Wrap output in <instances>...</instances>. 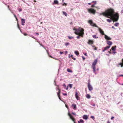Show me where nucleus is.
Listing matches in <instances>:
<instances>
[{"label":"nucleus","mask_w":123,"mask_h":123,"mask_svg":"<svg viewBox=\"0 0 123 123\" xmlns=\"http://www.w3.org/2000/svg\"><path fill=\"white\" fill-rule=\"evenodd\" d=\"M99 14L110 18L114 22L117 21L119 18L118 14L117 13H115L114 10L112 8L108 9L105 12L100 13Z\"/></svg>","instance_id":"f257e3e1"},{"label":"nucleus","mask_w":123,"mask_h":123,"mask_svg":"<svg viewBox=\"0 0 123 123\" xmlns=\"http://www.w3.org/2000/svg\"><path fill=\"white\" fill-rule=\"evenodd\" d=\"M73 30L75 31L74 33L75 34L79 35L77 37V38L78 39H79L80 38V36L81 37H83V36L84 34V30L83 29H80V28L77 29L74 28L73 29Z\"/></svg>","instance_id":"f03ea898"},{"label":"nucleus","mask_w":123,"mask_h":123,"mask_svg":"<svg viewBox=\"0 0 123 123\" xmlns=\"http://www.w3.org/2000/svg\"><path fill=\"white\" fill-rule=\"evenodd\" d=\"M88 23L91 26H95L96 27H98V26L96 25L93 23L92 20H89L88 21Z\"/></svg>","instance_id":"7ed1b4c3"},{"label":"nucleus","mask_w":123,"mask_h":123,"mask_svg":"<svg viewBox=\"0 0 123 123\" xmlns=\"http://www.w3.org/2000/svg\"><path fill=\"white\" fill-rule=\"evenodd\" d=\"M88 12L94 14L96 12V11L92 8H90L88 9Z\"/></svg>","instance_id":"20e7f679"},{"label":"nucleus","mask_w":123,"mask_h":123,"mask_svg":"<svg viewBox=\"0 0 123 123\" xmlns=\"http://www.w3.org/2000/svg\"><path fill=\"white\" fill-rule=\"evenodd\" d=\"M68 115L69 117L74 122V123H75L74 122L75 119L73 117L72 115L70 114L69 112L68 113Z\"/></svg>","instance_id":"39448f33"},{"label":"nucleus","mask_w":123,"mask_h":123,"mask_svg":"<svg viewBox=\"0 0 123 123\" xmlns=\"http://www.w3.org/2000/svg\"><path fill=\"white\" fill-rule=\"evenodd\" d=\"M88 87L89 91H91L93 90L92 87L90 85L89 83L88 84Z\"/></svg>","instance_id":"423d86ee"},{"label":"nucleus","mask_w":123,"mask_h":123,"mask_svg":"<svg viewBox=\"0 0 123 123\" xmlns=\"http://www.w3.org/2000/svg\"><path fill=\"white\" fill-rule=\"evenodd\" d=\"M57 89H58V92L57 93V95L59 97V99L60 100H61V98H60V94L61 92V90H60V89L59 88H58Z\"/></svg>","instance_id":"0eeeda50"},{"label":"nucleus","mask_w":123,"mask_h":123,"mask_svg":"<svg viewBox=\"0 0 123 123\" xmlns=\"http://www.w3.org/2000/svg\"><path fill=\"white\" fill-rule=\"evenodd\" d=\"M93 42L94 41L93 40L89 39L88 40V43L89 44H93Z\"/></svg>","instance_id":"6e6552de"},{"label":"nucleus","mask_w":123,"mask_h":123,"mask_svg":"<svg viewBox=\"0 0 123 123\" xmlns=\"http://www.w3.org/2000/svg\"><path fill=\"white\" fill-rule=\"evenodd\" d=\"M99 30L100 33L103 35H105L104 32L100 28H99Z\"/></svg>","instance_id":"1a4fd4ad"},{"label":"nucleus","mask_w":123,"mask_h":123,"mask_svg":"<svg viewBox=\"0 0 123 123\" xmlns=\"http://www.w3.org/2000/svg\"><path fill=\"white\" fill-rule=\"evenodd\" d=\"M105 37L106 39L108 40H111V38L109 37L106 35H105Z\"/></svg>","instance_id":"9d476101"},{"label":"nucleus","mask_w":123,"mask_h":123,"mask_svg":"<svg viewBox=\"0 0 123 123\" xmlns=\"http://www.w3.org/2000/svg\"><path fill=\"white\" fill-rule=\"evenodd\" d=\"M110 47V46H107L105 47L104 48V49L102 51L103 52H104L105 51L108 49H109Z\"/></svg>","instance_id":"9b49d317"},{"label":"nucleus","mask_w":123,"mask_h":123,"mask_svg":"<svg viewBox=\"0 0 123 123\" xmlns=\"http://www.w3.org/2000/svg\"><path fill=\"white\" fill-rule=\"evenodd\" d=\"M75 96L77 100L79 99L78 95L77 92H75Z\"/></svg>","instance_id":"f8f14e48"},{"label":"nucleus","mask_w":123,"mask_h":123,"mask_svg":"<svg viewBox=\"0 0 123 123\" xmlns=\"http://www.w3.org/2000/svg\"><path fill=\"white\" fill-rule=\"evenodd\" d=\"M83 118L84 119L86 120L88 118V117L87 115H85L83 116Z\"/></svg>","instance_id":"ddd939ff"},{"label":"nucleus","mask_w":123,"mask_h":123,"mask_svg":"<svg viewBox=\"0 0 123 123\" xmlns=\"http://www.w3.org/2000/svg\"><path fill=\"white\" fill-rule=\"evenodd\" d=\"M21 24L22 25H24V24L25 23V19L22 18L21 19Z\"/></svg>","instance_id":"4468645a"},{"label":"nucleus","mask_w":123,"mask_h":123,"mask_svg":"<svg viewBox=\"0 0 123 123\" xmlns=\"http://www.w3.org/2000/svg\"><path fill=\"white\" fill-rule=\"evenodd\" d=\"M97 62V59L95 60L94 62L93 63L92 65H94V66H95Z\"/></svg>","instance_id":"2eb2a0df"},{"label":"nucleus","mask_w":123,"mask_h":123,"mask_svg":"<svg viewBox=\"0 0 123 123\" xmlns=\"http://www.w3.org/2000/svg\"><path fill=\"white\" fill-rule=\"evenodd\" d=\"M122 62L119 63L118 65L121 66V67H123V58L122 60Z\"/></svg>","instance_id":"dca6fc26"},{"label":"nucleus","mask_w":123,"mask_h":123,"mask_svg":"<svg viewBox=\"0 0 123 123\" xmlns=\"http://www.w3.org/2000/svg\"><path fill=\"white\" fill-rule=\"evenodd\" d=\"M72 106L73 107V109L74 110L76 109V105L75 104H73L72 105Z\"/></svg>","instance_id":"f3484780"},{"label":"nucleus","mask_w":123,"mask_h":123,"mask_svg":"<svg viewBox=\"0 0 123 123\" xmlns=\"http://www.w3.org/2000/svg\"><path fill=\"white\" fill-rule=\"evenodd\" d=\"M107 43L108 45H111L112 44V42L111 41H107Z\"/></svg>","instance_id":"a211bd4d"},{"label":"nucleus","mask_w":123,"mask_h":123,"mask_svg":"<svg viewBox=\"0 0 123 123\" xmlns=\"http://www.w3.org/2000/svg\"><path fill=\"white\" fill-rule=\"evenodd\" d=\"M116 46H113L111 48V49L112 50L114 51L116 50Z\"/></svg>","instance_id":"6ab92c4d"},{"label":"nucleus","mask_w":123,"mask_h":123,"mask_svg":"<svg viewBox=\"0 0 123 123\" xmlns=\"http://www.w3.org/2000/svg\"><path fill=\"white\" fill-rule=\"evenodd\" d=\"M54 3L55 4H58V2L57 0H55L54 1Z\"/></svg>","instance_id":"aec40b11"},{"label":"nucleus","mask_w":123,"mask_h":123,"mask_svg":"<svg viewBox=\"0 0 123 123\" xmlns=\"http://www.w3.org/2000/svg\"><path fill=\"white\" fill-rule=\"evenodd\" d=\"M95 66H94V65H92V67L93 69V71L94 72L95 71V69H96V67Z\"/></svg>","instance_id":"412c9836"},{"label":"nucleus","mask_w":123,"mask_h":123,"mask_svg":"<svg viewBox=\"0 0 123 123\" xmlns=\"http://www.w3.org/2000/svg\"><path fill=\"white\" fill-rule=\"evenodd\" d=\"M39 44H40V45L41 46H42L43 47V48H44V49H45V50H46V51H47V53H48V55H49V53H48V50H46V49H45V47H44V46H43V45H42L41 44H40V43H39Z\"/></svg>","instance_id":"4be33fe9"},{"label":"nucleus","mask_w":123,"mask_h":123,"mask_svg":"<svg viewBox=\"0 0 123 123\" xmlns=\"http://www.w3.org/2000/svg\"><path fill=\"white\" fill-rule=\"evenodd\" d=\"M92 2H94V4L92 5L91 6V7H94V6H94L95 4H96V1H93Z\"/></svg>","instance_id":"5701e85b"},{"label":"nucleus","mask_w":123,"mask_h":123,"mask_svg":"<svg viewBox=\"0 0 123 123\" xmlns=\"http://www.w3.org/2000/svg\"><path fill=\"white\" fill-rule=\"evenodd\" d=\"M86 97L88 98H90L91 97L90 95L89 94H87Z\"/></svg>","instance_id":"b1692460"},{"label":"nucleus","mask_w":123,"mask_h":123,"mask_svg":"<svg viewBox=\"0 0 123 123\" xmlns=\"http://www.w3.org/2000/svg\"><path fill=\"white\" fill-rule=\"evenodd\" d=\"M80 122H81V123H83L84 122V121L80 119V121H78V123H80Z\"/></svg>","instance_id":"393cba45"},{"label":"nucleus","mask_w":123,"mask_h":123,"mask_svg":"<svg viewBox=\"0 0 123 123\" xmlns=\"http://www.w3.org/2000/svg\"><path fill=\"white\" fill-rule=\"evenodd\" d=\"M67 70L68 72H69L72 73V71L71 70H70V69L69 68L68 69H67Z\"/></svg>","instance_id":"a878e982"},{"label":"nucleus","mask_w":123,"mask_h":123,"mask_svg":"<svg viewBox=\"0 0 123 123\" xmlns=\"http://www.w3.org/2000/svg\"><path fill=\"white\" fill-rule=\"evenodd\" d=\"M74 53L75 54L77 55H78L79 54V53L78 51H75Z\"/></svg>","instance_id":"bb28decb"},{"label":"nucleus","mask_w":123,"mask_h":123,"mask_svg":"<svg viewBox=\"0 0 123 123\" xmlns=\"http://www.w3.org/2000/svg\"><path fill=\"white\" fill-rule=\"evenodd\" d=\"M63 14L65 15L66 16H67V14L66 13V12L63 11Z\"/></svg>","instance_id":"cd10ccee"},{"label":"nucleus","mask_w":123,"mask_h":123,"mask_svg":"<svg viewBox=\"0 0 123 123\" xmlns=\"http://www.w3.org/2000/svg\"><path fill=\"white\" fill-rule=\"evenodd\" d=\"M107 22H111V19H107L106 20Z\"/></svg>","instance_id":"c85d7f7f"},{"label":"nucleus","mask_w":123,"mask_h":123,"mask_svg":"<svg viewBox=\"0 0 123 123\" xmlns=\"http://www.w3.org/2000/svg\"><path fill=\"white\" fill-rule=\"evenodd\" d=\"M71 58L73 59L74 60H76V59L75 58H74V57H73V55H71Z\"/></svg>","instance_id":"c756f323"},{"label":"nucleus","mask_w":123,"mask_h":123,"mask_svg":"<svg viewBox=\"0 0 123 123\" xmlns=\"http://www.w3.org/2000/svg\"><path fill=\"white\" fill-rule=\"evenodd\" d=\"M69 43H65V45L66 46H67V45H69Z\"/></svg>","instance_id":"7c9ffc66"},{"label":"nucleus","mask_w":123,"mask_h":123,"mask_svg":"<svg viewBox=\"0 0 123 123\" xmlns=\"http://www.w3.org/2000/svg\"><path fill=\"white\" fill-rule=\"evenodd\" d=\"M73 84H69V86L70 88H71L72 87Z\"/></svg>","instance_id":"2f4dec72"},{"label":"nucleus","mask_w":123,"mask_h":123,"mask_svg":"<svg viewBox=\"0 0 123 123\" xmlns=\"http://www.w3.org/2000/svg\"><path fill=\"white\" fill-rule=\"evenodd\" d=\"M96 35H94L92 36L94 38H97L98 37H96Z\"/></svg>","instance_id":"473e14b6"},{"label":"nucleus","mask_w":123,"mask_h":123,"mask_svg":"<svg viewBox=\"0 0 123 123\" xmlns=\"http://www.w3.org/2000/svg\"><path fill=\"white\" fill-rule=\"evenodd\" d=\"M119 24V23H116L115 24V26H118V25Z\"/></svg>","instance_id":"72a5a7b5"},{"label":"nucleus","mask_w":123,"mask_h":123,"mask_svg":"<svg viewBox=\"0 0 123 123\" xmlns=\"http://www.w3.org/2000/svg\"><path fill=\"white\" fill-rule=\"evenodd\" d=\"M5 5H7V6L8 7V9L9 10H10V9L9 8V6L8 5H7L6 4H5Z\"/></svg>","instance_id":"f704fd0d"},{"label":"nucleus","mask_w":123,"mask_h":123,"mask_svg":"<svg viewBox=\"0 0 123 123\" xmlns=\"http://www.w3.org/2000/svg\"><path fill=\"white\" fill-rule=\"evenodd\" d=\"M63 95L64 96H66L67 95V94L66 93H63Z\"/></svg>","instance_id":"c9c22d12"},{"label":"nucleus","mask_w":123,"mask_h":123,"mask_svg":"<svg viewBox=\"0 0 123 123\" xmlns=\"http://www.w3.org/2000/svg\"><path fill=\"white\" fill-rule=\"evenodd\" d=\"M95 47V48L94 49V50H97V48L95 47V46H93V47Z\"/></svg>","instance_id":"e433bc0d"},{"label":"nucleus","mask_w":123,"mask_h":123,"mask_svg":"<svg viewBox=\"0 0 123 123\" xmlns=\"http://www.w3.org/2000/svg\"><path fill=\"white\" fill-rule=\"evenodd\" d=\"M23 34L25 36H26L27 35V34L26 33H23Z\"/></svg>","instance_id":"4c0bfd02"},{"label":"nucleus","mask_w":123,"mask_h":123,"mask_svg":"<svg viewBox=\"0 0 123 123\" xmlns=\"http://www.w3.org/2000/svg\"><path fill=\"white\" fill-rule=\"evenodd\" d=\"M90 117L91 118H92L93 119L94 118V117L93 116H91Z\"/></svg>","instance_id":"58836bf2"},{"label":"nucleus","mask_w":123,"mask_h":123,"mask_svg":"<svg viewBox=\"0 0 123 123\" xmlns=\"http://www.w3.org/2000/svg\"><path fill=\"white\" fill-rule=\"evenodd\" d=\"M82 58L83 59V60H84L85 59V58L83 56H82Z\"/></svg>","instance_id":"ea45409f"},{"label":"nucleus","mask_w":123,"mask_h":123,"mask_svg":"<svg viewBox=\"0 0 123 123\" xmlns=\"http://www.w3.org/2000/svg\"><path fill=\"white\" fill-rule=\"evenodd\" d=\"M68 38L69 39H71L72 38H73V37H70V36H68Z\"/></svg>","instance_id":"a19ab883"},{"label":"nucleus","mask_w":123,"mask_h":123,"mask_svg":"<svg viewBox=\"0 0 123 123\" xmlns=\"http://www.w3.org/2000/svg\"><path fill=\"white\" fill-rule=\"evenodd\" d=\"M64 5H67V3H63V4L62 5L64 6Z\"/></svg>","instance_id":"79ce46f5"},{"label":"nucleus","mask_w":123,"mask_h":123,"mask_svg":"<svg viewBox=\"0 0 123 123\" xmlns=\"http://www.w3.org/2000/svg\"><path fill=\"white\" fill-rule=\"evenodd\" d=\"M18 28H19V29H20V28L19 27V24L18 23Z\"/></svg>","instance_id":"37998d69"},{"label":"nucleus","mask_w":123,"mask_h":123,"mask_svg":"<svg viewBox=\"0 0 123 123\" xmlns=\"http://www.w3.org/2000/svg\"><path fill=\"white\" fill-rule=\"evenodd\" d=\"M49 57H50L51 58H53V59H55L51 55H49Z\"/></svg>","instance_id":"c03bdc74"},{"label":"nucleus","mask_w":123,"mask_h":123,"mask_svg":"<svg viewBox=\"0 0 123 123\" xmlns=\"http://www.w3.org/2000/svg\"><path fill=\"white\" fill-rule=\"evenodd\" d=\"M63 86H64L65 87H66V85H65V84H64L63 85Z\"/></svg>","instance_id":"a18cd8bd"},{"label":"nucleus","mask_w":123,"mask_h":123,"mask_svg":"<svg viewBox=\"0 0 123 123\" xmlns=\"http://www.w3.org/2000/svg\"><path fill=\"white\" fill-rule=\"evenodd\" d=\"M114 118V117H111V119L112 120Z\"/></svg>","instance_id":"49530a36"},{"label":"nucleus","mask_w":123,"mask_h":123,"mask_svg":"<svg viewBox=\"0 0 123 123\" xmlns=\"http://www.w3.org/2000/svg\"><path fill=\"white\" fill-rule=\"evenodd\" d=\"M92 105L94 106H95V105L94 104H92Z\"/></svg>","instance_id":"de8ad7c7"},{"label":"nucleus","mask_w":123,"mask_h":123,"mask_svg":"<svg viewBox=\"0 0 123 123\" xmlns=\"http://www.w3.org/2000/svg\"><path fill=\"white\" fill-rule=\"evenodd\" d=\"M14 17L16 18L17 17L14 14H13Z\"/></svg>","instance_id":"09e8293b"},{"label":"nucleus","mask_w":123,"mask_h":123,"mask_svg":"<svg viewBox=\"0 0 123 123\" xmlns=\"http://www.w3.org/2000/svg\"><path fill=\"white\" fill-rule=\"evenodd\" d=\"M19 11H22V9H19Z\"/></svg>","instance_id":"8fccbe9b"},{"label":"nucleus","mask_w":123,"mask_h":123,"mask_svg":"<svg viewBox=\"0 0 123 123\" xmlns=\"http://www.w3.org/2000/svg\"><path fill=\"white\" fill-rule=\"evenodd\" d=\"M72 114H73L74 115H76L75 114V113H73V112H72Z\"/></svg>","instance_id":"3c124183"},{"label":"nucleus","mask_w":123,"mask_h":123,"mask_svg":"<svg viewBox=\"0 0 123 123\" xmlns=\"http://www.w3.org/2000/svg\"><path fill=\"white\" fill-rule=\"evenodd\" d=\"M60 54H62L63 53V52H60Z\"/></svg>","instance_id":"603ef678"},{"label":"nucleus","mask_w":123,"mask_h":123,"mask_svg":"<svg viewBox=\"0 0 123 123\" xmlns=\"http://www.w3.org/2000/svg\"><path fill=\"white\" fill-rule=\"evenodd\" d=\"M68 86L66 88V89L67 90H68Z\"/></svg>","instance_id":"864d4df0"},{"label":"nucleus","mask_w":123,"mask_h":123,"mask_svg":"<svg viewBox=\"0 0 123 123\" xmlns=\"http://www.w3.org/2000/svg\"><path fill=\"white\" fill-rule=\"evenodd\" d=\"M112 28H113V29H115V28L113 26H112Z\"/></svg>","instance_id":"5fc2aeb1"},{"label":"nucleus","mask_w":123,"mask_h":123,"mask_svg":"<svg viewBox=\"0 0 123 123\" xmlns=\"http://www.w3.org/2000/svg\"><path fill=\"white\" fill-rule=\"evenodd\" d=\"M16 18V20H17V21H18V18H17V17H16V18Z\"/></svg>","instance_id":"6e6d98bb"},{"label":"nucleus","mask_w":123,"mask_h":123,"mask_svg":"<svg viewBox=\"0 0 123 123\" xmlns=\"http://www.w3.org/2000/svg\"><path fill=\"white\" fill-rule=\"evenodd\" d=\"M84 55L86 56H87V54L86 53H85L84 54Z\"/></svg>","instance_id":"4d7b16f0"},{"label":"nucleus","mask_w":123,"mask_h":123,"mask_svg":"<svg viewBox=\"0 0 123 123\" xmlns=\"http://www.w3.org/2000/svg\"><path fill=\"white\" fill-rule=\"evenodd\" d=\"M107 123H110V122L109 121H108L107 122Z\"/></svg>","instance_id":"13d9d810"},{"label":"nucleus","mask_w":123,"mask_h":123,"mask_svg":"<svg viewBox=\"0 0 123 123\" xmlns=\"http://www.w3.org/2000/svg\"><path fill=\"white\" fill-rule=\"evenodd\" d=\"M36 34L38 35H39V33H36Z\"/></svg>","instance_id":"bf43d9fd"},{"label":"nucleus","mask_w":123,"mask_h":123,"mask_svg":"<svg viewBox=\"0 0 123 123\" xmlns=\"http://www.w3.org/2000/svg\"><path fill=\"white\" fill-rule=\"evenodd\" d=\"M88 4L89 5H91V3H88Z\"/></svg>","instance_id":"052dcab7"},{"label":"nucleus","mask_w":123,"mask_h":123,"mask_svg":"<svg viewBox=\"0 0 123 123\" xmlns=\"http://www.w3.org/2000/svg\"><path fill=\"white\" fill-rule=\"evenodd\" d=\"M66 106L67 108H68V106L67 105H66Z\"/></svg>","instance_id":"680f3d73"},{"label":"nucleus","mask_w":123,"mask_h":123,"mask_svg":"<svg viewBox=\"0 0 123 123\" xmlns=\"http://www.w3.org/2000/svg\"><path fill=\"white\" fill-rule=\"evenodd\" d=\"M96 7V8H97L99 9V8H98V7Z\"/></svg>","instance_id":"e2e57ef3"},{"label":"nucleus","mask_w":123,"mask_h":123,"mask_svg":"<svg viewBox=\"0 0 123 123\" xmlns=\"http://www.w3.org/2000/svg\"><path fill=\"white\" fill-rule=\"evenodd\" d=\"M34 2H36V0H34Z\"/></svg>","instance_id":"0e129e2a"},{"label":"nucleus","mask_w":123,"mask_h":123,"mask_svg":"<svg viewBox=\"0 0 123 123\" xmlns=\"http://www.w3.org/2000/svg\"><path fill=\"white\" fill-rule=\"evenodd\" d=\"M72 22H71L70 23V24L71 25H72Z\"/></svg>","instance_id":"69168bd1"},{"label":"nucleus","mask_w":123,"mask_h":123,"mask_svg":"<svg viewBox=\"0 0 123 123\" xmlns=\"http://www.w3.org/2000/svg\"><path fill=\"white\" fill-rule=\"evenodd\" d=\"M32 37L33 38L35 39V38L33 37Z\"/></svg>","instance_id":"338daca9"},{"label":"nucleus","mask_w":123,"mask_h":123,"mask_svg":"<svg viewBox=\"0 0 123 123\" xmlns=\"http://www.w3.org/2000/svg\"><path fill=\"white\" fill-rule=\"evenodd\" d=\"M64 1V0H62V2H63V1Z\"/></svg>","instance_id":"774afa93"}]
</instances>
